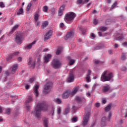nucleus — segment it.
Masks as SVG:
<instances>
[{
    "mask_svg": "<svg viewBox=\"0 0 127 127\" xmlns=\"http://www.w3.org/2000/svg\"><path fill=\"white\" fill-rule=\"evenodd\" d=\"M47 104L46 103H37L35 108V110L32 111L33 114L36 118H40L41 117V111H47Z\"/></svg>",
    "mask_w": 127,
    "mask_h": 127,
    "instance_id": "obj_1",
    "label": "nucleus"
},
{
    "mask_svg": "<svg viewBox=\"0 0 127 127\" xmlns=\"http://www.w3.org/2000/svg\"><path fill=\"white\" fill-rule=\"evenodd\" d=\"M113 78H114L113 73L110 72L108 70H105L101 75L100 80L102 82H107L111 81V79Z\"/></svg>",
    "mask_w": 127,
    "mask_h": 127,
    "instance_id": "obj_2",
    "label": "nucleus"
},
{
    "mask_svg": "<svg viewBox=\"0 0 127 127\" xmlns=\"http://www.w3.org/2000/svg\"><path fill=\"white\" fill-rule=\"evenodd\" d=\"M76 17V13L73 12H69L65 14L64 16V20H66L68 23H72L74 19Z\"/></svg>",
    "mask_w": 127,
    "mask_h": 127,
    "instance_id": "obj_3",
    "label": "nucleus"
},
{
    "mask_svg": "<svg viewBox=\"0 0 127 127\" xmlns=\"http://www.w3.org/2000/svg\"><path fill=\"white\" fill-rule=\"evenodd\" d=\"M15 41L17 44L20 45L22 43V34L21 33H17L15 36Z\"/></svg>",
    "mask_w": 127,
    "mask_h": 127,
    "instance_id": "obj_4",
    "label": "nucleus"
},
{
    "mask_svg": "<svg viewBox=\"0 0 127 127\" xmlns=\"http://www.w3.org/2000/svg\"><path fill=\"white\" fill-rule=\"evenodd\" d=\"M61 62L57 59L53 60L52 64V67H54V69H59L61 67Z\"/></svg>",
    "mask_w": 127,
    "mask_h": 127,
    "instance_id": "obj_5",
    "label": "nucleus"
},
{
    "mask_svg": "<svg viewBox=\"0 0 127 127\" xmlns=\"http://www.w3.org/2000/svg\"><path fill=\"white\" fill-rule=\"evenodd\" d=\"M91 115V112H88L86 113L85 115H84L83 117L82 125L83 126H87L88 125V122H89V118Z\"/></svg>",
    "mask_w": 127,
    "mask_h": 127,
    "instance_id": "obj_6",
    "label": "nucleus"
},
{
    "mask_svg": "<svg viewBox=\"0 0 127 127\" xmlns=\"http://www.w3.org/2000/svg\"><path fill=\"white\" fill-rule=\"evenodd\" d=\"M51 88H52V82H49L44 85L45 94H49L51 91Z\"/></svg>",
    "mask_w": 127,
    "mask_h": 127,
    "instance_id": "obj_7",
    "label": "nucleus"
},
{
    "mask_svg": "<svg viewBox=\"0 0 127 127\" xmlns=\"http://www.w3.org/2000/svg\"><path fill=\"white\" fill-rule=\"evenodd\" d=\"M73 73H74L73 70H70L69 71V77L67 79V81L68 83H71V82L74 81V79L75 78V76H74V74H73Z\"/></svg>",
    "mask_w": 127,
    "mask_h": 127,
    "instance_id": "obj_8",
    "label": "nucleus"
},
{
    "mask_svg": "<svg viewBox=\"0 0 127 127\" xmlns=\"http://www.w3.org/2000/svg\"><path fill=\"white\" fill-rule=\"evenodd\" d=\"M70 94H71V91L65 90L62 94V97L63 99H67V98H68L69 97Z\"/></svg>",
    "mask_w": 127,
    "mask_h": 127,
    "instance_id": "obj_9",
    "label": "nucleus"
},
{
    "mask_svg": "<svg viewBox=\"0 0 127 127\" xmlns=\"http://www.w3.org/2000/svg\"><path fill=\"white\" fill-rule=\"evenodd\" d=\"M36 43V41H33L32 43L27 44L25 47V49H26V50H30V49H32V46H33V45H34V44H35Z\"/></svg>",
    "mask_w": 127,
    "mask_h": 127,
    "instance_id": "obj_10",
    "label": "nucleus"
},
{
    "mask_svg": "<svg viewBox=\"0 0 127 127\" xmlns=\"http://www.w3.org/2000/svg\"><path fill=\"white\" fill-rule=\"evenodd\" d=\"M52 35V33L51 31H48L46 35L44 36V40L45 41L48 40L50 38H51V36Z\"/></svg>",
    "mask_w": 127,
    "mask_h": 127,
    "instance_id": "obj_11",
    "label": "nucleus"
},
{
    "mask_svg": "<svg viewBox=\"0 0 127 127\" xmlns=\"http://www.w3.org/2000/svg\"><path fill=\"white\" fill-rule=\"evenodd\" d=\"M38 89H39V85L36 84L34 88V93L36 97H37L39 95L38 92Z\"/></svg>",
    "mask_w": 127,
    "mask_h": 127,
    "instance_id": "obj_12",
    "label": "nucleus"
},
{
    "mask_svg": "<svg viewBox=\"0 0 127 127\" xmlns=\"http://www.w3.org/2000/svg\"><path fill=\"white\" fill-rule=\"evenodd\" d=\"M17 64H15L10 68V71L12 74H14V73L16 72V70H17Z\"/></svg>",
    "mask_w": 127,
    "mask_h": 127,
    "instance_id": "obj_13",
    "label": "nucleus"
},
{
    "mask_svg": "<svg viewBox=\"0 0 127 127\" xmlns=\"http://www.w3.org/2000/svg\"><path fill=\"white\" fill-rule=\"evenodd\" d=\"M110 89L111 87L110 86V85L106 84L103 87L102 91L103 93H107V92H109V90H110Z\"/></svg>",
    "mask_w": 127,
    "mask_h": 127,
    "instance_id": "obj_14",
    "label": "nucleus"
},
{
    "mask_svg": "<svg viewBox=\"0 0 127 127\" xmlns=\"http://www.w3.org/2000/svg\"><path fill=\"white\" fill-rule=\"evenodd\" d=\"M33 102V98L32 96H28L26 97L25 103L26 104H30Z\"/></svg>",
    "mask_w": 127,
    "mask_h": 127,
    "instance_id": "obj_15",
    "label": "nucleus"
},
{
    "mask_svg": "<svg viewBox=\"0 0 127 127\" xmlns=\"http://www.w3.org/2000/svg\"><path fill=\"white\" fill-rule=\"evenodd\" d=\"M64 8H65V5H62L59 9V16H62L63 14V12L64 11Z\"/></svg>",
    "mask_w": 127,
    "mask_h": 127,
    "instance_id": "obj_16",
    "label": "nucleus"
},
{
    "mask_svg": "<svg viewBox=\"0 0 127 127\" xmlns=\"http://www.w3.org/2000/svg\"><path fill=\"white\" fill-rule=\"evenodd\" d=\"M52 56L51 55V54H48L47 56H45L44 63H48V62H49V61H50V59H51Z\"/></svg>",
    "mask_w": 127,
    "mask_h": 127,
    "instance_id": "obj_17",
    "label": "nucleus"
},
{
    "mask_svg": "<svg viewBox=\"0 0 127 127\" xmlns=\"http://www.w3.org/2000/svg\"><path fill=\"white\" fill-rule=\"evenodd\" d=\"M39 11H40V10H38L35 12V14L34 15L35 22L38 21V18H39V17L40 16V15H39Z\"/></svg>",
    "mask_w": 127,
    "mask_h": 127,
    "instance_id": "obj_18",
    "label": "nucleus"
},
{
    "mask_svg": "<svg viewBox=\"0 0 127 127\" xmlns=\"http://www.w3.org/2000/svg\"><path fill=\"white\" fill-rule=\"evenodd\" d=\"M75 100H76V102L77 103H82V102L86 101L85 98H84L83 97H80L79 96H76L75 98Z\"/></svg>",
    "mask_w": 127,
    "mask_h": 127,
    "instance_id": "obj_19",
    "label": "nucleus"
},
{
    "mask_svg": "<svg viewBox=\"0 0 127 127\" xmlns=\"http://www.w3.org/2000/svg\"><path fill=\"white\" fill-rule=\"evenodd\" d=\"M79 90V87L77 86L76 87H75L73 88L72 92L70 93V95L72 96H74V95L78 92V90Z\"/></svg>",
    "mask_w": 127,
    "mask_h": 127,
    "instance_id": "obj_20",
    "label": "nucleus"
},
{
    "mask_svg": "<svg viewBox=\"0 0 127 127\" xmlns=\"http://www.w3.org/2000/svg\"><path fill=\"white\" fill-rule=\"evenodd\" d=\"M48 124L49 122L48 121V118H45L43 119V125L44 127H48Z\"/></svg>",
    "mask_w": 127,
    "mask_h": 127,
    "instance_id": "obj_21",
    "label": "nucleus"
},
{
    "mask_svg": "<svg viewBox=\"0 0 127 127\" xmlns=\"http://www.w3.org/2000/svg\"><path fill=\"white\" fill-rule=\"evenodd\" d=\"M32 62V59L31 58H29L28 64V65H31L32 67L33 68H34V67H35V62H34L32 63H31Z\"/></svg>",
    "mask_w": 127,
    "mask_h": 127,
    "instance_id": "obj_22",
    "label": "nucleus"
},
{
    "mask_svg": "<svg viewBox=\"0 0 127 127\" xmlns=\"http://www.w3.org/2000/svg\"><path fill=\"white\" fill-rule=\"evenodd\" d=\"M73 34H74V33L72 31L69 32L66 35L65 37L66 38H71L73 36Z\"/></svg>",
    "mask_w": 127,
    "mask_h": 127,
    "instance_id": "obj_23",
    "label": "nucleus"
},
{
    "mask_svg": "<svg viewBox=\"0 0 127 127\" xmlns=\"http://www.w3.org/2000/svg\"><path fill=\"white\" fill-rule=\"evenodd\" d=\"M19 54V52H16L13 54H11L9 56V59H11L13 56H16V55H18Z\"/></svg>",
    "mask_w": 127,
    "mask_h": 127,
    "instance_id": "obj_24",
    "label": "nucleus"
},
{
    "mask_svg": "<svg viewBox=\"0 0 127 127\" xmlns=\"http://www.w3.org/2000/svg\"><path fill=\"white\" fill-rule=\"evenodd\" d=\"M67 59L68 60H70V61L69 62V65H74V64L75 63V60H71V57H68Z\"/></svg>",
    "mask_w": 127,
    "mask_h": 127,
    "instance_id": "obj_25",
    "label": "nucleus"
},
{
    "mask_svg": "<svg viewBox=\"0 0 127 127\" xmlns=\"http://www.w3.org/2000/svg\"><path fill=\"white\" fill-rule=\"evenodd\" d=\"M48 26V21H44L42 25V28H45L47 26Z\"/></svg>",
    "mask_w": 127,
    "mask_h": 127,
    "instance_id": "obj_26",
    "label": "nucleus"
},
{
    "mask_svg": "<svg viewBox=\"0 0 127 127\" xmlns=\"http://www.w3.org/2000/svg\"><path fill=\"white\" fill-rule=\"evenodd\" d=\"M111 108H112V104H109L105 108V112H109L111 111Z\"/></svg>",
    "mask_w": 127,
    "mask_h": 127,
    "instance_id": "obj_27",
    "label": "nucleus"
},
{
    "mask_svg": "<svg viewBox=\"0 0 127 127\" xmlns=\"http://www.w3.org/2000/svg\"><path fill=\"white\" fill-rule=\"evenodd\" d=\"M23 14V9L22 8H20L18 11L17 12V15H20Z\"/></svg>",
    "mask_w": 127,
    "mask_h": 127,
    "instance_id": "obj_28",
    "label": "nucleus"
},
{
    "mask_svg": "<svg viewBox=\"0 0 127 127\" xmlns=\"http://www.w3.org/2000/svg\"><path fill=\"white\" fill-rule=\"evenodd\" d=\"M107 29H108V28L106 27L102 26L99 28V30H100V31H102V32L106 31Z\"/></svg>",
    "mask_w": 127,
    "mask_h": 127,
    "instance_id": "obj_29",
    "label": "nucleus"
},
{
    "mask_svg": "<svg viewBox=\"0 0 127 127\" xmlns=\"http://www.w3.org/2000/svg\"><path fill=\"white\" fill-rule=\"evenodd\" d=\"M55 102L56 104H58V105H61L62 103V100L60 98H57Z\"/></svg>",
    "mask_w": 127,
    "mask_h": 127,
    "instance_id": "obj_30",
    "label": "nucleus"
},
{
    "mask_svg": "<svg viewBox=\"0 0 127 127\" xmlns=\"http://www.w3.org/2000/svg\"><path fill=\"white\" fill-rule=\"evenodd\" d=\"M127 54L125 53H122V55L121 56V60H122L123 61L126 60L127 59Z\"/></svg>",
    "mask_w": 127,
    "mask_h": 127,
    "instance_id": "obj_31",
    "label": "nucleus"
},
{
    "mask_svg": "<svg viewBox=\"0 0 127 127\" xmlns=\"http://www.w3.org/2000/svg\"><path fill=\"white\" fill-rule=\"evenodd\" d=\"M62 51V49L61 48H59L56 52V55H59V54L61 53Z\"/></svg>",
    "mask_w": 127,
    "mask_h": 127,
    "instance_id": "obj_32",
    "label": "nucleus"
},
{
    "mask_svg": "<svg viewBox=\"0 0 127 127\" xmlns=\"http://www.w3.org/2000/svg\"><path fill=\"white\" fill-rule=\"evenodd\" d=\"M19 26L18 25H15L12 28V32H14V31H15V30H16L17 28H18V27Z\"/></svg>",
    "mask_w": 127,
    "mask_h": 127,
    "instance_id": "obj_33",
    "label": "nucleus"
},
{
    "mask_svg": "<svg viewBox=\"0 0 127 127\" xmlns=\"http://www.w3.org/2000/svg\"><path fill=\"white\" fill-rule=\"evenodd\" d=\"M76 3L77 4H84L85 2H83V0H77Z\"/></svg>",
    "mask_w": 127,
    "mask_h": 127,
    "instance_id": "obj_34",
    "label": "nucleus"
},
{
    "mask_svg": "<svg viewBox=\"0 0 127 127\" xmlns=\"http://www.w3.org/2000/svg\"><path fill=\"white\" fill-rule=\"evenodd\" d=\"M43 10L44 12H47L48 11V7L47 6H44L43 7Z\"/></svg>",
    "mask_w": 127,
    "mask_h": 127,
    "instance_id": "obj_35",
    "label": "nucleus"
},
{
    "mask_svg": "<svg viewBox=\"0 0 127 127\" xmlns=\"http://www.w3.org/2000/svg\"><path fill=\"white\" fill-rule=\"evenodd\" d=\"M5 114L9 115L10 114V109L8 108L5 110Z\"/></svg>",
    "mask_w": 127,
    "mask_h": 127,
    "instance_id": "obj_36",
    "label": "nucleus"
},
{
    "mask_svg": "<svg viewBox=\"0 0 127 127\" xmlns=\"http://www.w3.org/2000/svg\"><path fill=\"white\" fill-rule=\"evenodd\" d=\"M30 8H31V3H29L27 5L26 8L27 11H29V10H30Z\"/></svg>",
    "mask_w": 127,
    "mask_h": 127,
    "instance_id": "obj_37",
    "label": "nucleus"
},
{
    "mask_svg": "<svg viewBox=\"0 0 127 127\" xmlns=\"http://www.w3.org/2000/svg\"><path fill=\"white\" fill-rule=\"evenodd\" d=\"M70 112V108L69 107H66L64 110V113L66 115Z\"/></svg>",
    "mask_w": 127,
    "mask_h": 127,
    "instance_id": "obj_38",
    "label": "nucleus"
},
{
    "mask_svg": "<svg viewBox=\"0 0 127 127\" xmlns=\"http://www.w3.org/2000/svg\"><path fill=\"white\" fill-rule=\"evenodd\" d=\"M57 114L58 115H60L61 114V107L57 108Z\"/></svg>",
    "mask_w": 127,
    "mask_h": 127,
    "instance_id": "obj_39",
    "label": "nucleus"
},
{
    "mask_svg": "<svg viewBox=\"0 0 127 127\" xmlns=\"http://www.w3.org/2000/svg\"><path fill=\"white\" fill-rule=\"evenodd\" d=\"M72 121L74 122V123H76L78 121V118L76 117H74L72 119Z\"/></svg>",
    "mask_w": 127,
    "mask_h": 127,
    "instance_id": "obj_40",
    "label": "nucleus"
},
{
    "mask_svg": "<svg viewBox=\"0 0 127 127\" xmlns=\"http://www.w3.org/2000/svg\"><path fill=\"white\" fill-rule=\"evenodd\" d=\"M122 71H126L127 70V68L126 66H122L121 67Z\"/></svg>",
    "mask_w": 127,
    "mask_h": 127,
    "instance_id": "obj_41",
    "label": "nucleus"
},
{
    "mask_svg": "<svg viewBox=\"0 0 127 127\" xmlns=\"http://www.w3.org/2000/svg\"><path fill=\"white\" fill-rule=\"evenodd\" d=\"M92 73V71H91L90 70H88L87 73V76H91V74Z\"/></svg>",
    "mask_w": 127,
    "mask_h": 127,
    "instance_id": "obj_42",
    "label": "nucleus"
},
{
    "mask_svg": "<svg viewBox=\"0 0 127 127\" xmlns=\"http://www.w3.org/2000/svg\"><path fill=\"white\" fill-rule=\"evenodd\" d=\"M26 109H27V111H28V112H29L30 110V105H29V104H27L26 105Z\"/></svg>",
    "mask_w": 127,
    "mask_h": 127,
    "instance_id": "obj_43",
    "label": "nucleus"
},
{
    "mask_svg": "<svg viewBox=\"0 0 127 127\" xmlns=\"http://www.w3.org/2000/svg\"><path fill=\"white\" fill-rule=\"evenodd\" d=\"M124 38V36L123 35H121V36L117 37L116 38V40H121V39H123Z\"/></svg>",
    "mask_w": 127,
    "mask_h": 127,
    "instance_id": "obj_44",
    "label": "nucleus"
},
{
    "mask_svg": "<svg viewBox=\"0 0 127 127\" xmlns=\"http://www.w3.org/2000/svg\"><path fill=\"white\" fill-rule=\"evenodd\" d=\"M91 79V76H87L86 77V80L87 82H90V79Z\"/></svg>",
    "mask_w": 127,
    "mask_h": 127,
    "instance_id": "obj_45",
    "label": "nucleus"
},
{
    "mask_svg": "<svg viewBox=\"0 0 127 127\" xmlns=\"http://www.w3.org/2000/svg\"><path fill=\"white\" fill-rule=\"evenodd\" d=\"M117 2H114L111 6L112 8H114V7H116V6H117Z\"/></svg>",
    "mask_w": 127,
    "mask_h": 127,
    "instance_id": "obj_46",
    "label": "nucleus"
},
{
    "mask_svg": "<svg viewBox=\"0 0 127 127\" xmlns=\"http://www.w3.org/2000/svg\"><path fill=\"white\" fill-rule=\"evenodd\" d=\"M110 20L109 19H107L105 21V23L107 25H108V24H110Z\"/></svg>",
    "mask_w": 127,
    "mask_h": 127,
    "instance_id": "obj_47",
    "label": "nucleus"
},
{
    "mask_svg": "<svg viewBox=\"0 0 127 127\" xmlns=\"http://www.w3.org/2000/svg\"><path fill=\"white\" fill-rule=\"evenodd\" d=\"M0 6L1 7H4V4L3 3V2H0Z\"/></svg>",
    "mask_w": 127,
    "mask_h": 127,
    "instance_id": "obj_48",
    "label": "nucleus"
},
{
    "mask_svg": "<svg viewBox=\"0 0 127 127\" xmlns=\"http://www.w3.org/2000/svg\"><path fill=\"white\" fill-rule=\"evenodd\" d=\"M34 77L30 78V79H29L30 83H32V82H34Z\"/></svg>",
    "mask_w": 127,
    "mask_h": 127,
    "instance_id": "obj_49",
    "label": "nucleus"
},
{
    "mask_svg": "<svg viewBox=\"0 0 127 127\" xmlns=\"http://www.w3.org/2000/svg\"><path fill=\"white\" fill-rule=\"evenodd\" d=\"M93 23L95 24V25H96V24H98V20L94 19Z\"/></svg>",
    "mask_w": 127,
    "mask_h": 127,
    "instance_id": "obj_50",
    "label": "nucleus"
},
{
    "mask_svg": "<svg viewBox=\"0 0 127 127\" xmlns=\"http://www.w3.org/2000/svg\"><path fill=\"white\" fill-rule=\"evenodd\" d=\"M3 38H4V35L3 36H2L0 38V41L3 40Z\"/></svg>",
    "mask_w": 127,
    "mask_h": 127,
    "instance_id": "obj_51",
    "label": "nucleus"
},
{
    "mask_svg": "<svg viewBox=\"0 0 127 127\" xmlns=\"http://www.w3.org/2000/svg\"><path fill=\"white\" fill-rule=\"evenodd\" d=\"M91 37H92V38H95V37H96V35L94 33H91Z\"/></svg>",
    "mask_w": 127,
    "mask_h": 127,
    "instance_id": "obj_52",
    "label": "nucleus"
},
{
    "mask_svg": "<svg viewBox=\"0 0 127 127\" xmlns=\"http://www.w3.org/2000/svg\"><path fill=\"white\" fill-rule=\"evenodd\" d=\"M108 53H109V54H110V55H112V54H113V50H110L108 51Z\"/></svg>",
    "mask_w": 127,
    "mask_h": 127,
    "instance_id": "obj_53",
    "label": "nucleus"
},
{
    "mask_svg": "<svg viewBox=\"0 0 127 127\" xmlns=\"http://www.w3.org/2000/svg\"><path fill=\"white\" fill-rule=\"evenodd\" d=\"M111 117H112V113H109L108 115V119H111Z\"/></svg>",
    "mask_w": 127,
    "mask_h": 127,
    "instance_id": "obj_54",
    "label": "nucleus"
},
{
    "mask_svg": "<svg viewBox=\"0 0 127 127\" xmlns=\"http://www.w3.org/2000/svg\"><path fill=\"white\" fill-rule=\"evenodd\" d=\"M106 117H103L102 118V122H103V123H104L105 121H106Z\"/></svg>",
    "mask_w": 127,
    "mask_h": 127,
    "instance_id": "obj_55",
    "label": "nucleus"
},
{
    "mask_svg": "<svg viewBox=\"0 0 127 127\" xmlns=\"http://www.w3.org/2000/svg\"><path fill=\"white\" fill-rule=\"evenodd\" d=\"M98 35H99V36H100V37L103 36V34H102L101 32H98Z\"/></svg>",
    "mask_w": 127,
    "mask_h": 127,
    "instance_id": "obj_56",
    "label": "nucleus"
},
{
    "mask_svg": "<svg viewBox=\"0 0 127 127\" xmlns=\"http://www.w3.org/2000/svg\"><path fill=\"white\" fill-rule=\"evenodd\" d=\"M60 26L63 28V27L64 26V23H62L60 24Z\"/></svg>",
    "mask_w": 127,
    "mask_h": 127,
    "instance_id": "obj_57",
    "label": "nucleus"
},
{
    "mask_svg": "<svg viewBox=\"0 0 127 127\" xmlns=\"http://www.w3.org/2000/svg\"><path fill=\"white\" fill-rule=\"evenodd\" d=\"M25 88L26 90L28 89V88H29V85H25Z\"/></svg>",
    "mask_w": 127,
    "mask_h": 127,
    "instance_id": "obj_58",
    "label": "nucleus"
},
{
    "mask_svg": "<svg viewBox=\"0 0 127 127\" xmlns=\"http://www.w3.org/2000/svg\"><path fill=\"white\" fill-rule=\"evenodd\" d=\"M95 106L97 107V108H99V107H100V103H96L95 104Z\"/></svg>",
    "mask_w": 127,
    "mask_h": 127,
    "instance_id": "obj_59",
    "label": "nucleus"
},
{
    "mask_svg": "<svg viewBox=\"0 0 127 127\" xmlns=\"http://www.w3.org/2000/svg\"><path fill=\"white\" fill-rule=\"evenodd\" d=\"M89 1L90 0H84L83 2H84V3H87V2H89Z\"/></svg>",
    "mask_w": 127,
    "mask_h": 127,
    "instance_id": "obj_60",
    "label": "nucleus"
},
{
    "mask_svg": "<svg viewBox=\"0 0 127 127\" xmlns=\"http://www.w3.org/2000/svg\"><path fill=\"white\" fill-rule=\"evenodd\" d=\"M21 60H22V58L21 57H19L18 58V61H21Z\"/></svg>",
    "mask_w": 127,
    "mask_h": 127,
    "instance_id": "obj_61",
    "label": "nucleus"
},
{
    "mask_svg": "<svg viewBox=\"0 0 127 127\" xmlns=\"http://www.w3.org/2000/svg\"><path fill=\"white\" fill-rule=\"evenodd\" d=\"M5 73L6 74V76H8V75H9V72L7 71H5Z\"/></svg>",
    "mask_w": 127,
    "mask_h": 127,
    "instance_id": "obj_62",
    "label": "nucleus"
},
{
    "mask_svg": "<svg viewBox=\"0 0 127 127\" xmlns=\"http://www.w3.org/2000/svg\"><path fill=\"white\" fill-rule=\"evenodd\" d=\"M102 103H103V104H106V103H107V100H102Z\"/></svg>",
    "mask_w": 127,
    "mask_h": 127,
    "instance_id": "obj_63",
    "label": "nucleus"
},
{
    "mask_svg": "<svg viewBox=\"0 0 127 127\" xmlns=\"http://www.w3.org/2000/svg\"><path fill=\"white\" fill-rule=\"evenodd\" d=\"M124 46H127V42H125L123 43Z\"/></svg>",
    "mask_w": 127,
    "mask_h": 127,
    "instance_id": "obj_64",
    "label": "nucleus"
}]
</instances>
